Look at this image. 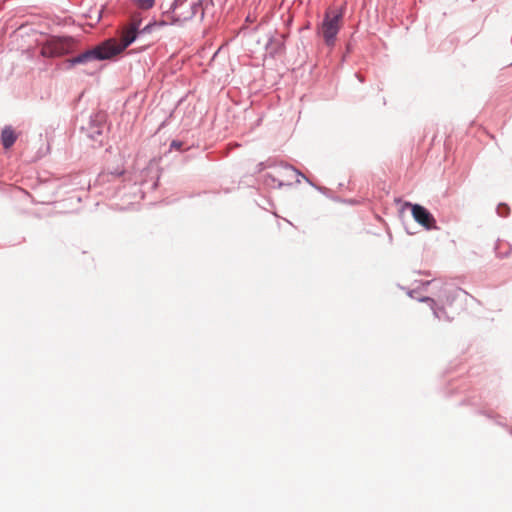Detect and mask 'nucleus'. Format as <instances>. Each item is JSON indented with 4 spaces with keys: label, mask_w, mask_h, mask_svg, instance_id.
Here are the masks:
<instances>
[{
    "label": "nucleus",
    "mask_w": 512,
    "mask_h": 512,
    "mask_svg": "<svg viewBox=\"0 0 512 512\" xmlns=\"http://www.w3.org/2000/svg\"><path fill=\"white\" fill-rule=\"evenodd\" d=\"M141 18L139 15H133L129 24L125 25L120 33V42L115 38H110L91 50L69 59L70 66L84 64L92 60H106L123 52L137 37L139 33L148 32L151 25H146L140 30Z\"/></svg>",
    "instance_id": "obj_1"
},
{
    "label": "nucleus",
    "mask_w": 512,
    "mask_h": 512,
    "mask_svg": "<svg viewBox=\"0 0 512 512\" xmlns=\"http://www.w3.org/2000/svg\"><path fill=\"white\" fill-rule=\"evenodd\" d=\"M343 13L341 11L328 10L325 13L319 34L323 37L324 42L328 46H333L336 36L342 26Z\"/></svg>",
    "instance_id": "obj_2"
},
{
    "label": "nucleus",
    "mask_w": 512,
    "mask_h": 512,
    "mask_svg": "<svg viewBox=\"0 0 512 512\" xmlns=\"http://www.w3.org/2000/svg\"><path fill=\"white\" fill-rule=\"evenodd\" d=\"M76 41L71 37H51L41 48V55L44 57H59L72 52Z\"/></svg>",
    "instance_id": "obj_3"
},
{
    "label": "nucleus",
    "mask_w": 512,
    "mask_h": 512,
    "mask_svg": "<svg viewBox=\"0 0 512 512\" xmlns=\"http://www.w3.org/2000/svg\"><path fill=\"white\" fill-rule=\"evenodd\" d=\"M405 210H410L415 221H417L419 224L435 223V219L433 218L432 214L419 204H411L406 202L403 204L401 212L403 213Z\"/></svg>",
    "instance_id": "obj_4"
},
{
    "label": "nucleus",
    "mask_w": 512,
    "mask_h": 512,
    "mask_svg": "<svg viewBox=\"0 0 512 512\" xmlns=\"http://www.w3.org/2000/svg\"><path fill=\"white\" fill-rule=\"evenodd\" d=\"M178 2H179V0H175V3L173 4V7H172V13L174 14L176 20H178V21L188 20V19L192 18L195 15L196 11L198 9H200V4L194 3L191 7V11H189L187 13L178 12V9H179Z\"/></svg>",
    "instance_id": "obj_5"
},
{
    "label": "nucleus",
    "mask_w": 512,
    "mask_h": 512,
    "mask_svg": "<svg viewBox=\"0 0 512 512\" xmlns=\"http://www.w3.org/2000/svg\"><path fill=\"white\" fill-rule=\"evenodd\" d=\"M17 139V135L10 126H6L1 133V141L5 149H9L13 146Z\"/></svg>",
    "instance_id": "obj_6"
},
{
    "label": "nucleus",
    "mask_w": 512,
    "mask_h": 512,
    "mask_svg": "<svg viewBox=\"0 0 512 512\" xmlns=\"http://www.w3.org/2000/svg\"><path fill=\"white\" fill-rule=\"evenodd\" d=\"M134 4L141 9H150L153 7L155 0H133Z\"/></svg>",
    "instance_id": "obj_7"
},
{
    "label": "nucleus",
    "mask_w": 512,
    "mask_h": 512,
    "mask_svg": "<svg viewBox=\"0 0 512 512\" xmlns=\"http://www.w3.org/2000/svg\"><path fill=\"white\" fill-rule=\"evenodd\" d=\"M286 172L288 173L289 177L295 178L297 183L301 182V178L306 179V177L301 172L294 168H287Z\"/></svg>",
    "instance_id": "obj_8"
},
{
    "label": "nucleus",
    "mask_w": 512,
    "mask_h": 512,
    "mask_svg": "<svg viewBox=\"0 0 512 512\" xmlns=\"http://www.w3.org/2000/svg\"><path fill=\"white\" fill-rule=\"evenodd\" d=\"M424 301H426L427 303H429V306H430V307H431V309L433 310V314H434V316H435L436 318H438V319H439V318H440V314H439V311H438V310H436V308H435V301H434V299H432V298H428V297H427V298H425V299H424Z\"/></svg>",
    "instance_id": "obj_9"
},
{
    "label": "nucleus",
    "mask_w": 512,
    "mask_h": 512,
    "mask_svg": "<svg viewBox=\"0 0 512 512\" xmlns=\"http://www.w3.org/2000/svg\"><path fill=\"white\" fill-rule=\"evenodd\" d=\"M424 227H425V228H427V229H430V228H432V227H434V228H435L436 226H430V225H427V226H424Z\"/></svg>",
    "instance_id": "obj_10"
}]
</instances>
